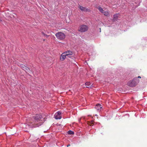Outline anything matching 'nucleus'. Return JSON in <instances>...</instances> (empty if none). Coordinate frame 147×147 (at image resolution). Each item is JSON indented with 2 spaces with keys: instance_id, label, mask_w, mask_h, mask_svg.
<instances>
[{
  "instance_id": "nucleus-1",
  "label": "nucleus",
  "mask_w": 147,
  "mask_h": 147,
  "mask_svg": "<svg viewBox=\"0 0 147 147\" xmlns=\"http://www.w3.org/2000/svg\"><path fill=\"white\" fill-rule=\"evenodd\" d=\"M45 118H43L41 114H36L33 116L31 119L32 121L30 125L31 127H36L41 125L45 121Z\"/></svg>"
},
{
  "instance_id": "nucleus-2",
  "label": "nucleus",
  "mask_w": 147,
  "mask_h": 147,
  "mask_svg": "<svg viewBox=\"0 0 147 147\" xmlns=\"http://www.w3.org/2000/svg\"><path fill=\"white\" fill-rule=\"evenodd\" d=\"M88 29V26L83 24L81 25L78 30L81 32H84L87 31Z\"/></svg>"
},
{
  "instance_id": "nucleus-3",
  "label": "nucleus",
  "mask_w": 147,
  "mask_h": 147,
  "mask_svg": "<svg viewBox=\"0 0 147 147\" xmlns=\"http://www.w3.org/2000/svg\"><path fill=\"white\" fill-rule=\"evenodd\" d=\"M55 36L58 39L60 40L64 39L65 37V34L61 32H57L55 34Z\"/></svg>"
},
{
  "instance_id": "nucleus-4",
  "label": "nucleus",
  "mask_w": 147,
  "mask_h": 147,
  "mask_svg": "<svg viewBox=\"0 0 147 147\" xmlns=\"http://www.w3.org/2000/svg\"><path fill=\"white\" fill-rule=\"evenodd\" d=\"M139 80L137 78H135L133 79L131 83H130L129 85L131 87L135 86L139 83Z\"/></svg>"
},
{
  "instance_id": "nucleus-5",
  "label": "nucleus",
  "mask_w": 147,
  "mask_h": 147,
  "mask_svg": "<svg viewBox=\"0 0 147 147\" xmlns=\"http://www.w3.org/2000/svg\"><path fill=\"white\" fill-rule=\"evenodd\" d=\"M79 8L81 11H83L90 12L91 11V10L90 9L81 6H79Z\"/></svg>"
},
{
  "instance_id": "nucleus-6",
  "label": "nucleus",
  "mask_w": 147,
  "mask_h": 147,
  "mask_svg": "<svg viewBox=\"0 0 147 147\" xmlns=\"http://www.w3.org/2000/svg\"><path fill=\"white\" fill-rule=\"evenodd\" d=\"M61 113L60 111H58L55 115V118L56 119H60L61 118Z\"/></svg>"
},
{
  "instance_id": "nucleus-7",
  "label": "nucleus",
  "mask_w": 147,
  "mask_h": 147,
  "mask_svg": "<svg viewBox=\"0 0 147 147\" xmlns=\"http://www.w3.org/2000/svg\"><path fill=\"white\" fill-rule=\"evenodd\" d=\"M64 52L67 56L71 55L74 54L73 52L70 50Z\"/></svg>"
},
{
  "instance_id": "nucleus-8",
  "label": "nucleus",
  "mask_w": 147,
  "mask_h": 147,
  "mask_svg": "<svg viewBox=\"0 0 147 147\" xmlns=\"http://www.w3.org/2000/svg\"><path fill=\"white\" fill-rule=\"evenodd\" d=\"M67 56L65 52L63 53L60 56V59L62 61H63L66 58V57Z\"/></svg>"
},
{
  "instance_id": "nucleus-9",
  "label": "nucleus",
  "mask_w": 147,
  "mask_h": 147,
  "mask_svg": "<svg viewBox=\"0 0 147 147\" xmlns=\"http://www.w3.org/2000/svg\"><path fill=\"white\" fill-rule=\"evenodd\" d=\"M119 13H117L113 16V21L114 22L117 21L118 20V18L119 17Z\"/></svg>"
},
{
  "instance_id": "nucleus-10",
  "label": "nucleus",
  "mask_w": 147,
  "mask_h": 147,
  "mask_svg": "<svg viewBox=\"0 0 147 147\" xmlns=\"http://www.w3.org/2000/svg\"><path fill=\"white\" fill-rule=\"evenodd\" d=\"M20 66L22 68V69L23 70H26L28 72H29V71H30L29 68L27 67L25 65L22 64Z\"/></svg>"
},
{
  "instance_id": "nucleus-11",
  "label": "nucleus",
  "mask_w": 147,
  "mask_h": 147,
  "mask_svg": "<svg viewBox=\"0 0 147 147\" xmlns=\"http://www.w3.org/2000/svg\"><path fill=\"white\" fill-rule=\"evenodd\" d=\"M95 108L97 109L98 111H100L101 109H102L101 105L99 104H97L96 105Z\"/></svg>"
},
{
  "instance_id": "nucleus-12",
  "label": "nucleus",
  "mask_w": 147,
  "mask_h": 147,
  "mask_svg": "<svg viewBox=\"0 0 147 147\" xmlns=\"http://www.w3.org/2000/svg\"><path fill=\"white\" fill-rule=\"evenodd\" d=\"M103 13L104 15L107 17H109L110 16L109 12L107 11H104Z\"/></svg>"
},
{
  "instance_id": "nucleus-13",
  "label": "nucleus",
  "mask_w": 147,
  "mask_h": 147,
  "mask_svg": "<svg viewBox=\"0 0 147 147\" xmlns=\"http://www.w3.org/2000/svg\"><path fill=\"white\" fill-rule=\"evenodd\" d=\"M97 9L99 10V11L101 13H103L104 10L100 6H99L97 8Z\"/></svg>"
},
{
  "instance_id": "nucleus-14",
  "label": "nucleus",
  "mask_w": 147,
  "mask_h": 147,
  "mask_svg": "<svg viewBox=\"0 0 147 147\" xmlns=\"http://www.w3.org/2000/svg\"><path fill=\"white\" fill-rule=\"evenodd\" d=\"M91 83H90V82H87L85 83V85L86 86H89L91 85V86H90L89 87L88 86H86L87 88H91V86H92V85H91Z\"/></svg>"
},
{
  "instance_id": "nucleus-15",
  "label": "nucleus",
  "mask_w": 147,
  "mask_h": 147,
  "mask_svg": "<svg viewBox=\"0 0 147 147\" xmlns=\"http://www.w3.org/2000/svg\"><path fill=\"white\" fill-rule=\"evenodd\" d=\"M68 134H69L72 135L74 134V132L73 131L70 130L68 131Z\"/></svg>"
},
{
  "instance_id": "nucleus-16",
  "label": "nucleus",
  "mask_w": 147,
  "mask_h": 147,
  "mask_svg": "<svg viewBox=\"0 0 147 147\" xmlns=\"http://www.w3.org/2000/svg\"><path fill=\"white\" fill-rule=\"evenodd\" d=\"M89 123L90 125H92V124H93L92 125H94L93 121H92L90 122H89Z\"/></svg>"
},
{
  "instance_id": "nucleus-17",
  "label": "nucleus",
  "mask_w": 147,
  "mask_h": 147,
  "mask_svg": "<svg viewBox=\"0 0 147 147\" xmlns=\"http://www.w3.org/2000/svg\"><path fill=\"white\" fill-rule=\"evenodd\" d=\"M42 34H43L44 36H46L47 37H48L49 36L45 34L43 32H42Z\"/></svg>"
},
{
  "instance_id": "nucleus-18",
  "label": "nucleus",
  "mask_w": 147,
  "mask_h": 147,
  "mask_svg": "<svg viewBox=\"0 0 147 147\" xmlns=\"http://www.w3.org/2000/svg\"><path fill=\"white\" fill-rule=\"evenodd\" d=\"M67 57H68L71 58H72V57H73V56L71 55H69L67 56Z\"/></svg>"
},
{
  "instance_id": "nucleus-19",
  "label": "nucleus",
  "mask_w": 147,
  "mask_h": 147,
  "mask_svg": "<svg viewBox=\"0 0 147 147\" xmlns=\"http://www.w3.org/2000/svg\"><path fill=\"white\" fill-rule=\"evenodd\" d=\"M70 144H68V145L67 146V147H69V146H70Z\"/></svg>"
},
{
  "instance_id": "nucleus-20",
  "label": "nucleus",
  "mask_w": 147,
  "mask_h": 147,
  "mask_svg": "<svg viewBox=\"0 0 147 147\" xmlns=\"http://www.w3.org/2000/svg\"><path fill=\"white\" fill-rule=\"evenodd\" d=\"M137 78H141V77L140 76H138V77H137Z\"/></svg>"
},
{
  "instance_id": "nucleus-21",
  "label": "nucleus",
  "mask_w": 147,
  "mask_h": 147,
  "mask_svg": "<svg viewBox=\"0 0 147 147\" xmlns=\"http://www.w3.org/2000/svg\"><path fill=\"white\" fill-rule=\"evenodd\" d=\"M57 117H58V115H57Z\"/></svg>"
},
{
  "instance_id": "nucleus-22",
  "label": "nucleus",
  "mask_w": 147,
  "mask_h": 147,
  "mask_svg": "<svg viewBox=\"0 0 147 147\" xmlns=\"http://www.w3.org/2000/svg\"><path fill=\"white\" fill-rule=\"evenodd\" d=\"M96 115V116H97V115Z\"/></svg>"
}]
</instances>
